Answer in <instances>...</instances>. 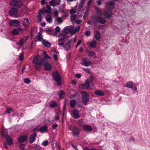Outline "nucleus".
<instances>
[{
    "label": "nucleus",
    "instance_id": "1",
    "mask_svg": "<svg viewBox=\"0 0 150 150\" xmlns=\"http://www.w3.org/2000/svg\"><path fill=\"white\" fill-rule=\"evenodd\" d=\"M45 62V59H40L39 55H37L33 59V63L35 64V67L36 70H38L41 67L42 64Z\"/></svg>",
    "mask_w": 150,
    "mask_h": 150
},
{
    "label": "nucleus",
    "instance_id": "2",
    "mask_svg": "<svg viewBox=\"0 0 150 150\" xmlns=\"http://www.w3.org/2000/svg\"><path fill=\"white\" fill-rule=\"evenodd\" d=\"M91 19L95 25L98 23L104 24L106 22V21L101 16H92Z\"/></svg>",
    "mask_w": 150,
    "mask_h": 150
},
{
    "label": "nucleus",
    "instance_id": "3",
    "mask_svg": "<svg viewBox=\"0 0 150 150\" xmlns=\"http://www.w3.org/2000/svg\"><path fill=\"white\" fill-rule=\"evenodd\" d=\"M52 75L53 79L57 82V85L60 86L62 84V79L59 72L57 71H54Z\"/></svg>",
    "mask_w": 150,
    "mask_h": 150
},
{
    "label": "nucleus",
    "instance_id": "4",
    "mask_svg": "<svg viewBox=\"0 0 150 150\" xmlns=\"http://www.w3.org/2000/svg\"><path fill=\"white\" fill-rule=\"evenodd\" d=\"M9 4L11 6L16 8H19L21 7L23 5L22 1L19 0H13L11 1Z\"/></svg>",
    "mask_w": 150,
    "mask_h": 150
},
{
    "label": "nucleus",
    "instance_id": "5",
    "mask_svg": "<svg viewBox=\"0 0 150 150\" xmlns=\"http://www.w3.org/2000/svg\"><path fill=\"white\" fill-rule=\"evenodd\" d=\"M81 93L82 95L81 97L82 102L84 105H86L89 101V95L86 91H81Z\"/></svg>",
    "mask_w": 150,
    "mask_h": 150
},
{
    "label": "nucleus",
    "instance_id": "6",
    "mask_svg": "<svg viewBox=\"0 0 150 150\" xmlns=\"http://www.w3.org/2000/svg\"><path fill=\"white\" fill-rule=\"evenodd\" d=\"M112 13L110 11H109L108 10H105L103 12V16L105 18L109 19L110 20L112 21L111 18L112 17Z\"/></svg>",
    "mask_w": 150,
    "mask_h": 150
},
{
    "label": "nucleus",
    "instance_id": "7",
    "mask_svg": "<svg viewBox=\"0 0 150 150\" xmlns=\"http://www.w3.org/2000/svg\"><path fill=\"white\" fill-rule=\"evenodd\" d=\"M18 10L16 8H13L10 9L9 11L10 15L12 17L16 18L18 17L17 16Z\"/></svg>",
    "mask_w": 150,
    "mask_h": 150
},
{
    "label": "nucleus",
    "instance_id": "8",
    "mask_svg": "<svg viewBox=\"0 0 150 150\" xmlns=\"http://www.w3.org/2000/svg\"><path fill=\"white\" fill-rule=\"evenodd\" d=\"M81 64L83 66L87 67L92 64H94L92 63L91 61L89 60L88 58H84L82 59Z\"/></svg>",
    "mask_w": 150,
    "mask_h": 150
},
{
    "label": "nucleus",
    "instance_id": "9",
    "mask_svg": "<svg viewBox=\"0 0 150 150\" xmlns=\"http://www.w3.org/2000/svg\"><path fill=\"white\" fill-rule=\"evenodd\" d=\"M9 25L11 26L18 27L20 25V22L18 20H13L9 22Z\"/></svg>",
    "mask_w": 150,
    "mask_h": 150
},
{
    "label": "nucleus",
    "instance_id": "10",
    "mask_svg": "<svg viewBox=\"0 0 150 150\" xmlns=\"http://www.w3.org/2000/svg\"><path fill=\"white\" fill-rule=\"evenodd\" d=\"M115 4L112 2L106 3L105 4V7L107 8L108 11H110L113 9L115 7Z\"/></svg>",
    "mask_w": 150,
    "mask_h": 150
},
{
    "label": "nucleus",
    "instance_id": "11",
    "mask_svg": "<svg viewBox=\"0 0 150 150\" xmlns=\"http://www.w3.org/2000/svg\"><path fill=\"white\" fill-rule=\"evenodd\" d=\"M28 139L27 136H21L18 138L19 143H21L26 141Z\"/></svg>",
    "mask_w": 150,
    "mask_h": 150
},
{
    "label": "nucleus",
    "instance_id": "12",
    "mask_svg": "<svg viewBox=\"0 0 150 150\" xmlns=\"http://www.w3.org/2000/svg\"><path fill=\"white\" fill-rule=\"evenodd\" d=\"M37 135L36 132H34L31 135L29 140L30 143H32L35 141Z\"/></svg>",
    "mask_w": 150,
    "mask_h": 150
},
{
    "label": "nucleus",
    "instance_id": "13",
    "mask_svg": "<svg viewBox=\"0 0 150 150\" xmlns=\"http://www.w3.org/2000/svg\"><path fill=\"white\" fill-rule=\"evenodd\" d=\"M52 142V147L53 150L55 148H57L59 149H60V146L58 142H57L55 140H53Z\"/></svg>",
    "mask_w": 150,
    "mask_h": 150
},
{
    "label": "nucleus",
    "instance_id": "14",
    "mask_svg": "<svg viewBox=\"0 0 150 150\" xmlns=\"http://www.w3.org/2000/svg\"><path fill=\"white\" fill-rule=\"evenodd\" d=\"M44 69L45 70L50 71L52 69V66L49 63H45L44 64Z\"/></svg>",
    "mask_w": 150,
    "mask_h": 150
},
{
    "label": "nucleus",
    "instance_id": "15",
    "mask_svg": "<svg viewBox=\"0 0 150 150\" xmlns=\"http://www.w3.org/2000/svg\"><path fill=\"white\" fill-rule=\"evenodd\" d=\"M23 31L21 28H15L12 31V33L14 35H17L19 34V31Z\"/></svg>",
    "mask_w": 150,
    "mask_h": 150
},
{
    "label": "nucleus",
    "instance_id": "16",
    "mask_svg": "<svg viewBox=\"0 0 150 150\" xmlns=\"http://www.w3.org/2000/svg\"><path fill=\"white\" fill-rule=\"evenodd\" d=\"M45 19L48 23H52V19L50 14H47L46 15Z\"/></svg>",
    "mask_w": 150,
    "mask_h": 150
},
{
    "label": "nucleus",
    "instance_id": "17",
    "mask_svg": "<svg viewBox=\"0 0 150 150\" xmlns=\"http://www.w3.org/2000/svg\"><path fill=\"white\" fill-rule=\"evenodd\" d=\"M70 130L72 131V132L75 135H78L79 134V131L78 129L75 127L71 128Z\"/></svg>",
    "mask_w": 150,
    "mask_h": 150
},
{
    "label": "nucleus",
    "instance_id": "18",
    "mask_svg": "<svg viewBox=\"0 0 150 150\" xmlns=\"http://www.w3.org/2000/svg\"><path fill=\"white\" fill-rule=\"evenodd\" d=\"M47 9L45 8H43L42 9L44 13H50L52 11V8L49 5H47Z\"/></svg>",
    "mask_w": 150,
    "mask_h": 150
},
{
    "label": "nucleus",
    "instance_id": "19",
    "mask_svg": "<svg viewBox=\"0 0 150 150\" xmlns=\"http://www.w3.org/2000/svg\"><path fill=\"white\" fill-rule=\"evenodd\" d=\"M83 128L85 131L88 132H91L92 130V128L91 126L88 125H84Z\"/></svg>",
    "mask_w": 150,
    "mask_h": 150
},
{
    "label": "nucleus",
    "instance_id": "20",
    "mask_svg": "<svg viewBox=\"0 0 150 150\" xmlns=\"http://www.w3.org/2000/svg\"><path fill=\"white\" fill-rule=\"evenodd\" d=\"M73 117L74 118L77 119L79 117L78 111L77 110H74L73 112Z\"/></svg>",
    "mask_w": 150,
    "mask_h": 150
},
{
    "label": "nucleus",
    "instance_id": "21",
    "mask_svg": "<svg viewBox=\"0 0 150 150\" xmlns=\"http://www.w3.org/2000/svg\"><path fill=\"white\" fill-rule=\"evenodd\" d=\"M94 37L96 40L98 41L100 40L101 38L100 34L99 31L98 30L96 31L94 35Z\"/></svg>",
    "mask_w": 150,
    "mask_h": 150
},
{
    "label": "nucleus",
    "instance_id": "22",
    "mask_svg": "<svg viewBox=\"0 0 150 150\" xmlns=\"http://www.w3.org/2000/svg\"><path fill=\"white\" fill-rule=\"evenodd\" d=\"M76 101L75 99L71 100L70 101V105L71 107L72 108H74L76 104Z\"/></svg>",
    "mask_w": 150,
    "mask_h": 150
},
{
    "label": "nucleus",
    "instance_id": "23",
    "mask_svg": "<svg viewBox=\"0 0 150 150\" xmlns=\"http://www.w3.org/2000/svg\"><path fill=\"white\" fill-rule=\"evenodd\" d=\"M40 132H46L47 131V127L46 125L42 126L39 129Z\"/></svg>",
    "mask_w": 150,
    "mask_h": 150
},
{
    "label": "nucleus",
    "instance_id": "24",
    "mask_svg": "<svg viewBox=\"0 0 150 150\" xmlns=\"http://www.w3.org/2000/svg\"><path fill=\"white\" fill-rule=\"evenodd\" d=\"M43 12V11L42 9H40L39 10V13L38 14L37 16L38 19L39 21H41L42 20V18H41V16L42 15V13Z\"/></svg>",
    "mask_w": 150,
    "mask_h": 150
},
{
    "label": "nucleus",
    "instance_id": "25",
    "mask_svg": "<svg viewBox=\"0 0 150 150\" xmlns=\"http://www.w3.org/2000/svg\"><path fill=\"white\" fill-rule=\"evenodd\" d=\"M95 9L96 10L98 15H101L102 14H103L102 11L100 8H99L95 6Z\"/></svg>",
    "mask_w": 150,
    "mask_h": 150
},
{
    "label": "nucleus",
    "instance_id": "26",
    "mask_svg": "<svg viewBox=\"0 0 150 150\" xmlns=\"http://www.w3.org/2000/svg\"><path fill=\"white\" fill-rule=\"evenodd\" d=\"M71 40H69L66 45V49L67 51H69L70 47V44L71 42Z\"/></svg>",
    "mask_w": 150,
    "mask_h": 150
},
{
    "label": "nucleus",
    "instance_id": "27",
    "mask_svg": "<svg viewBox=\"0 0 150 150\" xmlns=\"http://www.w3.org/2000/svg\"><path fill=\"white\" fill-rule=\"evenodd\" d=\"M90 85L88 83V82L86 81L82 85V87L84 89H86L90 87Z\"/></svg>",
    "mask_w": 150,
    "mask_h": 150
},
{
    "label": "nucleus",
    "instance_id": "28",
    "mask_svg": "<svg viewBox=\"0 0 150 150\" xmlns=\"http://www.w3.org/2000/svg\"><path fill=\"white\" fill-rule=\"evenodd\" d=\"M49 4L51 6L54 7L59 4L56 2L55 0H51V1H49Z\"/></svg>",
    "mask_w": 150,
    "mask_h": 150
},
{
    "label": "nucleus",
    "instance_id": "29",
    "mask_svg": "<svg viewBox=\"0 0 150 150\" xmlns=\"http://www.w3.org/2000/svg\"><path fill=\"white\" fill-rule=\"evenodd\" d=\"M6 140L8 144L11 145L13 143L12 138L10 137H7L6 138Z\"/></svg>",
    "mask_w": 150,
    "mask_h": 150
},
{
    "label": "nucleus",
    "instance_id": "30",
    "mask_svg": "<svg viewBox=\"0 0 150 150\" xmlns=\"http://www.w3.org/2000/svg\"><path fill=\"white\" fill-rule=\"evenodd\" d=\"M96 42L95 40H93L90 43L89 46L92 48H94L96 47Z\"/></svg>",
    "mask_w": 150,
    "mask_h": 150
},
{
    "label": "nucleus",
    "instance_id": "31",
    "mask_svg": "<svg viewBox=\"0 0 150 150\" xmlns=\"http://www.w3.org/2000/svg\"><path fill=\"white\" fill-rule=\"evenodd\" d=\"M94 93L97 95L100 96H103L104 95V94L102 91L99 90H96Z\"/></svg>",
    "mask_w": 150,
    "mask_h": 150
},
{
    "label": "nucleus",
    "instance_id": "32",
    "mask_svg": "<svg viewBox=\"0 0 150 150\" xmlns=\"http://www.w3.org/2000/svg\"><path fill=\"white\" fill-rule=\"evenodd\" d=\"M86 81L90 86H94V83L93 81V78L91 77H90L89 80H87Z\"/></svg>",
    "mask_w": 150,
    "mask_h": 150
},
{
    "label": "nucleus",
    "instance_id": "33",
    "mask_svg": "<svg viewBox=\"0 0 150 150\" xmlns=\"http://www.w3.org/2000/svg\"><path fill=\"white\" fill-rule=\"evenodd\" d=\"M42 43L44 45L47 47H50L51 46V45L49 43L45 40H43Z\"/></svg>",
    "mask_w": 150,
    "mask_h": 150
},
{
    "label": "nucleus",
    "instance_id": "34",
    "mask_svg": "<svg viewBox=\"0 0 150 150\" xmlns=\"http://www.w3.org/2000/svg\"><path fill=\"white\" fill-rule=\"evenodd\" d=\"M80 26H77L74 30H72L71 31V33L72 35H73L76 33V32H78Z\"/></svg>",
    "mask_w": 150,
    "mask_h": 150
},
{
    "label": "nucleus",
    "instance_id": "35",
    "mask_svg": "<svg viewBox=\"0 0 150 150\" xmlns=\"http://www.w3.org/2000/svg\"><path fill=\"white\" fill-rule=\"evenodd\" d=\"M126 86L129 88H131L132 90H133V87L132 85V82L129 81L126 83Z\"/></svg>",
    "mask_w": 150,
    "mask_h": 150
},
{
    "label": "nucleus",
    "instance_id": "36",
    "mask_svg": "<svg viewBox=\"0 0 150 150\" xmlns=\"http://www.w3.org/2000/svg\"><path fill=\"white\" fill-rule=\"evenodd\" d=\"M48 33L50 35H53L54 36H57V33L55 32L53 30H50Z\"/></svg>",
    "mask_w": 150,
    "mask_h": 150
},
{
    "label": "nucleus",
    "instance_id": "37",
    "mask_svg": "<svg viewBox=\"0 0 150 150\" xmlns=\"http://www.w3.org/2000/svg\"><path fill=\"white\" fill-rule=\"evenodd\" d=\"M23 25L26 27L28 24L29 23V19L27 18V19H24L23 21Z\"/></svg>",
    "mask_w": 150,
    "mask_h": 150
},
{
    "label": "nucleus",
    "instance_id": "38",
    "mask_svg": "<svg viewBox=\"0 0 150 150\" xmlns=\"http://www.w3.org/2000/svg\"><path fill=\"white\" fill-rule=\"evenodd\" d=\"M57 104L54 101L52 102L50 104V107L51 108H54L57 106Z\"/></svg>",
    "mask_w": 150,
    "mask_h": 150
},
{
    "label": "nucleus",
    "instance_id": "39",
    "mask_svg": "<svg viewBox=\"0 0 150 150\" xmlns=\"http://www.w3.org/2000/svg\"><path fill=\"white\" fill-rule=\"evenodd\" d=\"M88 56H92L95 57H96V54L94 52L91 51L89 52L88 55Z\"/></svg>",
    "mask_w": 150,
    "mask_h": 150
},
{
    "label": "nucleus",
    "instance_id": "40",
    "mask_svg": "<svg viewBox=\"0 0 150 150\" xmlns=\"http://www.w3.org/2000/svg\"><path fill=\"white\" fill-rule=\"evenodd\" d=\"M65 93L64 91L63 90L60 91L59 94V97L60 98H62L65 96Z\"/></svg>",
    "mask_w": 150,
    "mask_h": 150
},
{
    "label": "nucleus",
    "instance_id": "41",
    "mask_svg": "<svg viewBox=\"0 0 150 150\" xmlns=\"http://www.w3.org/2000/svg\"><path fill=\"white\" fill-rule=\"evenodd\" d=\"M43 54H44V58H42V59H45V62L47 61V60L46 59L47 58V57L48 56V55L47 54V53L46 51H44L43 52Z\"/></svg>",
    "mask_w": 150,
    "mask_h": 150
},
{
    "label": "nucleus",
    "instance_id": "42",
    "mask_svg": "<svg viewBox=\"0 0 150 150\" xmlns=\"http://www.w3.org/2000/svg\"><path fill=\"white\" fill-rule=\"evenodd\" d=\"M71 31V30L69 28H64V32L65 33H69Z\"/></svg>",
    "mask_w": 150,
    "mask_h": 150
},
{
    "label": "nucleus",
    "instance_id": "43",
    "mask_svg": "<svg viewBox=\"0 0 150 150\" xmlns=\"http://www.w3.org/2000/svg\"><path fill=\"white\" fill-rule=\"evenodd\" d=\"M56 20L59 23V24H61L63 21V20L61 17H57L56 18Z\"/></svg>",
    "mask_w": 150,
    "mask_h": 150
},
{
    "label": "nucleus",
    "instance_id": "44",
    "mask_svg": "<svg viewBox=\"0 0 150 150\" xmlns=\"http://www.w3.org/2000/svg\"><path fill=\"white\" fill-rule=\"evenodd\" d=\"M71 20L72 21H74L76 18V15L75 14H73L70 16Z\"/></svg>",
    "mask_w": 150,
    "mask_h": 150
},
{
    "label": "nucleus",
    "instance_id": "45",
    "mask_svg": "<svg viewBox=\"0 0 150 150\" xmlns=\"http://www.w3.org/2000/svg\"><path fill=\"white\" fill-rule=\"evenodd\" d=\"M24 82L25 83L28 84L30 82V80L29 79L26 78L24 80Z\"/></svg>",
    "mask_w": 150,
    "mask_h": 150
},
{
    "label": "nucleus",
    "instance_id": "46",
    "mask_svg": "<svg viewBox=\"0 0 150 150\" xmlns=\"http://www.w3.org/2000/svg\"><path fill=\"white\" fill-rule=\"evenodd\" d=\"M19 148L21 150H25V145L23 144H21L19 145Z\"/></svg>",
    "mask_w": 150,
    "mask_h": 150
},
{
    "label": "nucleus",
    "instance_id": "47",
    "mask_svg": "<svg viewBox=\"0 0 150 150\" xmlns=\"http://www.w3.org/2000/svg\"><path fill=\"white\" fill-rule=\"evenodd\" d=\"M76 10L74 8H72L70 10V14H72V15L75 13H76Z\"/></svg>",
    "mask_w": 150,
    "mask_h": 150
},
{
    "label": "nucleus",
    "instance_id": "48",
    "mask_svg": "<svg viewBox=\"0 0 150 150\" xmlns=\"http://www.w3.org/2000/svg\"><path fill=\"white\" fill-rule=\"evenodd\" d=\"M49 143L48 141L45 140L42 143V144L45 146H47Z\"/></svg>",
    "mask_w": 150,
    "mask_h": 150
},
{
    "label": "nucleus",
    "instance_id": "49",
    "mask_svg": "<svg viewBox=\"0 0 150 150\" xmlns=\"http://www.w3.org/2000/svg\"><path fill=\"white\" fill-rule=\"evenodd\" d=\"M83 69H84L85 71L86 72L88 73V74H90L91 73V71L90 69H89L87 68L86 69L84 68H83Z\"/></svg>",
    "mask_w": 150,
    "mask_h": 150
},
{
    "label": "nucleus",
    "instance_id": "50",
    "mask_svg": "<svg viewBox=\"0 0 150 150\" xmlns=\"http://www.w3.org/2000/svg\"><path fill=\"white\" fill-rule=\"evenodd\" d=\"M51 50V51L54 52L56 53V54L59 53V52L57 51V50L54 47L52 48Z\"/></svg>",
    "mask_w": 150,
    "mask_h": 150
},
{
    "label": "nucleus",
    "instance_id": "51",
    "mask_svg": "<svg viewBox=\"0 0 150 150\" xmlns=\"http://www.w3.org/2000/svg\"><path fill=\"white\" fill-rule=\"evenodd\" d=\"M84 6V4L80 3L79 5L78 9L79 10L81 9Z\"/></svg>",
    "mask_w": 150,
    "mask_h": 150
},
{
    "label": "nucleus",
    "instance_id": "52",
    "mask_svg": "<svg viewBox=\"0 0 150 150\" xmlns=\"http://www.w3.org/2000/svg\"><path fill=\"white\" fill-rule=\"evenodd\" d=\"M41 147L40 145L36 144L34 147V149L35 150H38Z\"/></svg>",
    "mask_w": 150,
    "mask_h": 150
},
{
    "label": "nucleus",
    "instance_id": "53",
    "mask_svg": "<svg viewBox=\"0 0 150 150\" xmlns=\"http://www.w3.org/2000/svg\"><path fill=\"white\" fill-rule=\"evenodd\" d=\"M90 35V32L89 30H87L85 32V35L86 36L88 37Z\"/></svg>",
    "mask_w": 150,
    "mask_h": 150
},
{
    "label": "nucleus",
    "instance_id": "54",
    "mask_svg": "<svg viewBox=\"0 0 150 150\" xmlns=\"http://www.w3.org/2000/svg\"><path fill=\"white\" fill-rule=\"evenodd\" d=\"M12 110V109L11 108H8L6 109V112L7 113L9 114L11 111Z\"/></svg>",
    "mask_w": 150,
    "mask_h": 150
},
{
    "label": "nucleus",
    "instance_id": "55",
    "mask_svg": "<svg viewBox=\"0 0 150 150\" xmlns=\"http://www.w3.org/2000/svg\"><path fill=\"white\" fill-rule=\"evenodd\" d=\"M38 40L39 41H42L43 40V38L41 36H37Z\"/></svg>",
    "mask_w": 150,
    "mask_h": 150
},
{
    "label": "nucleus",
    "instance_id": "56",
    "mask_svg": "<svg viewBox=\"0 0 150 150\" xmlns=\"http://www.w3.org/2000/svg\"><path fill=\"white\" fill-rule=\"evenodd\" d=\"M55 30L57 32H59L60 31V29L59 27L57 26L56 27Z\"/></svg>",
    "mask_w": 150,
    "mask_h": 150
},
{
    "label": "nucleus",
    "instance_id": "57",
    "mask_svg": "<svg viewBox=\"0 0 150 150\" xmlns=\"http://www.w3.org/2000/svg\"><path fill=\"white\" fill-rule=\"evenodd\" d=\"M58 126V125L57 124H54L52 125V128L53 129H55Z\"/></svg>",
    "mask_w": 150,
    "mask_h": 150
},
{
    "label": "nucleus",
    "instance_id": "58",
    "mask_svg": "<svg viewBox=\"0 0 150 150\" xmlns=\"http://www.w3.org/2000/svg\"><path fill=\"white\" fill-rule=\"evenodd\" d=\"M58 12L57 11H55L54 12V14L55 17H58Z\"/></svg>",
    "mask_w": 150,
    "mask_h": 150
},
{
    "label": "nucleus",
    "instance_id": "59",
    "mask_svg": "<svg viewBox=\"0 0 150 150\" xmlns=\"http://www.w3.org/2000/svg\"><path fill=\"white\" fill-rule=\"evenodd\" d=\"M71 145L72 147L75 149V150H79L76 145L72 144Z\"/></svg>",
    "mask_w": 150,
    "mask_h": 150
},
{
    "label": "nucleus",
    "instance_id": "60",
    "mask_svg": "<svg viewBox=\"0 0 150 150\" xmlns=\"http://www.w3.org/2000/svg\"><path fill=\"white\" fill-rule=\"evenodd\" d=\"M23 58V54H21L19 56V60L21 61L22 60Z\"/></svg>",
    "mask_w": 150,
    "mask_h": 150
},
{
    "label": "nucleus",
    "instance_id": "61",
    "mask_svg": "<svg viewBox=\"0 0 150 150\" xmlns=\"http://www.w3.org/2000/svg\"><path fill=\"white\" fill-rule=\"evenodd\" d=\"M53 56L55 60L57 61L58 59L57 55V54H54Z\"/></svg>",
    "mask_w": 150,
    "mask_h": 150
},
{
    "label": "nucleus",
    "instance_id": "62",
    "mask_svg": "<svg viewBox=\"0 0 150 150\" xmlns=\"http://www.w3.org/2000/svg\"><path fill=\"white\" fill-rule=\"evenodd\" d=\"M101 0H97V4L98 5H100L102 4V3L101 2Z\"/></svg>",
    "mask_w": 150,
    "mask_h": 150
},
{
    "label": "nucleus",
    "instance_id": "63",
    "mask_svg": "<svg viewBox=\"0 0 150 150\" xmlns=\"http://www.w3.org/2000/svg\"><path fill=\"white\" fill-rule=\"evenodd\" d=\"M75 76H76V77L77 78H80L81 77V75L80 74L78 73V74H76L75 75Z\"/></svg>",
    "mask_w": 150,
    "mask_h": 150
},
{
    "label": "nucleus",
    "instance_id": "64",
    "mask_svg": "<svg viewBox=\"0 0 150 150\" xmlns=\"http://www.w3.org/2000/svg\"><path fill=\"white\" fill-rule=\"evenodd\" d=\"M24 38H22L20 40V42L21 43L22 45H23V42H24L23 40H24Z\"/></svg>",
    "mask_w": 150,
    "mask_h": 150
}]
</instances>
